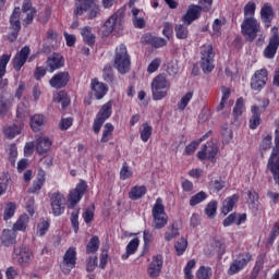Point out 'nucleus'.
I'll return each instance as SVG.
<instances>
[{"label": "nucleus", "instance_id": "nucleus-1", "mask_svg": "<svg viewBox=\"0 0 279 279\" xmlns=\"http://www.w3.org/2000/svg\"><path fill=\"white\" fill-rule=\"evenodd\" d=\"M87 12V19H97L101 12V8L95 0H77L75 3L74 16H82Z\"/></svg>", "mask_w": 279, "mask_h": 279}, {"label": "nucleus", "instance_id": "nucleus-2", "mask_svg": "<svg viewBox=\"0 0 279 279\" xmlns=\"http://www.w3.org/2000/svg\"><path fill=\"white\" fill-rule=\"evenodd\" d=\"M169 88H171V84L167 81V76L165 74L157 75L151 82L153 99L155 101L165 99L169 93Z\"/></svg>", "mask_w": 279, "mask_h": 279}, {"label": "nucleus", "instance_id": "nucleus-3", "mask_svg": "<svg viewBox=\"0 0 279 279\" xmlns=\"http://www.w3.org/2000/svg\"><path fill=\"white\" fill-rule=\"evenodd\" d=\"M113 66L117 69V71H119V73H121V75H125V73L130 71L131 61L125 45H120L118 48H116Z\"/></svg>", "mask_w": 279, "mask_h": 279}, {"label": "nucleus", "instance_id": "nucleus-4", "mask_svg": "<svg viewBox=\"0 0 279 279\" xmlns=\"http://www.w3.org/2000/svg\"><path fill=\"white\" fill-rule=\"evenodd\" d=\"M242 35L247 43H254L258 34H260V24L256 19L246 17L241 24Z\"/></svg>", "mask_w": 279, "mask_h": 279}, {"label": "nucleus", "instance_id": "nucleus-5", "mask_svg": "<svg viewBox=\"0 0 279 279\" xmlns=\"http://www.w3.org/2000/svg\"><path fill=\"white\" fill-rule=\"evenodd\" d=\"M123 21H125V10L120 9L105 22V35L108 36L114 31L121 32L123 29Z\"/></svg>", "mask_w": 279, "mask_h": 279}, {"label": "nucleus", "instance_id": "nucleus-6", "mask_svg": "<svg viewBox=\"0 0 279 279\" xmlns=\"http://www.w3.org/2000/svg\"><path fill=\"white\" fill-rule=\"evenodd\" d=\"M154 228L156 230H162L167 226L168 217L165 213V205H162V198H157L155 206L153 207Z\"/></svg>", "mask_w": 279, "mask_h": 279}, {"label": "nucleus", "instance_id": "nucleus-7", "mask_svg": "<svg viewBox=\"0 0 279 279\" xmlns=\"http://www.w3.org/2000/svg\"><path fill=\"white\" fill-rule=\"evenodd\" d=\"M201 68L204 73H211L215 69V52L213 51V46H204L201 52Z\"/></svg>", "mask_w": 279, "mask_h": 279}, {"label": "nucleus", "instance_id": "nucleus-8", "mask_svg": "<svg viewBox=\"0 0 279 279\" xmlns=\"http://www.w3.org/2000/svg\"><path fill=\"white\" fill-rule=\"evenodd\" d=\"M111 114L112 104L107 102L101 107L100 111L96 116V119L94 120L93 131L95 134H99V132H101V125H104V123L110 119Z\"/></svg>", "mask_w": 279, "mask_h": 279}, {"label": "nucleus", "instance_id": "nucleus-9", "mask_svg": "<svg viewBox=\"0 0 279 279\" xmlns=\"http://www.w3.org/2000/svg\"><path fill=\"white\" fill-rule=\"evenodd\" d=\"M88 185H86V181H81L74 190H72L69 194V206L68 208H75L77 204H80V201L82 197H84V194L86 193V189Z\"/></svg>", "mask_w": 279, "mask_h": 279}, {"label": "nucleus", "instance_id": "nucleus-10", "mask_svg": "<svg viewBox=\"0 0 279 279\" xmlns=\"http://www.w3.org/2000/svg\"><path fill=\"white\" fill-rule=\"evenodd\" d=\"M65 204L66 198H64V194L60 192L52 193L50 197V206L54 217H60V215L64 213Z\"/></svg>", "mask_w": 279, "mask_h": 279}, {"label": "nucleus", "instance_id": "nucleus-11", "mask_svg": "<svg viewBox=\"0 0 279 279\" xmlns=\"http://www.w3.org/2000/svg\"><path fill=\"white\" fill-rule=\"evenodd\" d=\"M13 260L21 267H29V263H32V251L25 246L14 248Z\"/></svg>", "mask_w": 279, "mask_h": 279}, {"label": "nucleus", "instance_id": "nucleus-12", "mask_svg": "<svg viewBox=\"0 0 279 279\" xmlns=\"http://www.w3.org/2000/svg\"><path fill=\"white\" fill-rule=\"evenodd\" d=\"M21 8H15L11 17V33L9 34V40L14 43L19 38V32H21Z\"/></svg>", "mask_w": 279, "mask_h": 279}, {"label": "nucleus", "instance_id": "nucleus-13", "mask_svg": "<svg viewBox=\"0 0 279 279\" xmlns=\"http://www.w3.org/2000/svg\"><path fill=\"white\" fill-rule=\"evenodd\" d=\"M278 47H279L278 29H272V35L269 38L267 47L264 49V57H266L268 60H272V58H276V53H278Z\"/></svg>", "mask_w": 279, "mask_h": 279}, {"label": "nucleus", "instance_id": "nucleus-14", "mask_svg": "<svg viewBox=\"0 0 279 279\" xmlns=\"http://www.w3.org/2000/svg\"><path fill=\"white\" fill-rule=\"evenodd\" d=\"M268 72L266 69L257 70L251 78V88L253 90H263L267 84Z\"/></svg>", "mask_w": 279, "mask_h": 279}, {"label": "nucleus", "instance_id": "nucleus-15", "mask_svg": "<svg viewBox=\"0 0 279 279\" xmlns=\"http://www.w3.org/2000/svg\"><path fill=\"white\" fill-rule=\"evenodd\" d=\"M77 252L75 251V247H70L64 256L63 262L61 264V269L63 274H70L71 269L75 267V262L77 260Z\"/></svg>", "mask_w": 279, "mask_h": 279}, {"label": "nucleus", "instance_id": "nucleus-16", "mask_svg": "<svg viewBox=\"0 0 279 279\" xmlns=\"http://www.w3.org/2000/svg\"><path fill=\"white\" fill-rule=\"evenodd\" d=\"M70 80L71 75L68 71L59 72L49 80V85L51 86V88L60 90V88H65Z\"/></svg>", "mask_w": 279, "mask_h": 279}, {"label": "nucleus", "instance_id": "nucleus-17", "mask_svg": "<svg viewBox=\"0 0 279 279\" xmlns=\"http://www.w3.org/2000/svg\"><path fill=\"white\" fill-rule=\"evenodd\" d=\"M250 260H252V255L250 253H244L240 255L238 259L231 263L228 270L229 276H234V274H239V271L247 266V263H250Z\"/></svg>", "mask_w": 279, "mask_h": 279}, {"label": "nucleus", "instance_id": "nucleus-18", "mask_svg": "<svg viewBox=\"0 0 279 279\" xmlns=\"http://www.w3.org/2000/svg\"><path fill=\"white\" fill-rule=\"evenodd\" d=\"M217 151H219L217 144L208 142L197 153V158H199V160H210V158H215L217 156Z\"/></svg>", "mask_w": 279, "mask_h": 279}, {"label": "nucleus", "instance_id": "nucleus-19", "mask_svg": "<svg viewBox=\"0 0 279 279\" xmlns=\"http://www.w3.org/2000/svg\"><path fill=\"white\" fill-rule=\"evenodd\" d=\"M29 51H31L29 46H25L13 58V69L17 73H19V71H21V69H23V66L27 62V58H29Z\"/></svg>", "mask_w": 279, "mask_h": 279}, {"label": "nucleus", "instance_id": "nucleus-20", "mask_svg": "<svg viewBox=\"0 0 279 279\" xmlns=\"http://www.w3.org/2000/svg\"><path fill=\"white\" fill-rule=\"evenodd\" d=\"M201 14H202V7L197 4H191L187 8L186 13L182 16V21L183 23H185V25L189 26L191 25V23H193V21H197Z\"/></svg>", "mask_w": 279, "mask_h": 279}, {"label": "nucleus", "instance_id": "nucleus-21", "mask_svg": "<svg viewBox=\"0 0 279 279\" xmlns=\"http://www.w3.org/2000/svg\"><path fill=\"white\" fill-rule=\"evenodd\" d=\"M162 255H156L153 257L147 269V274L150 278H158V276H160V271H162Z\"/></svg>", "mask_w": 279, "mask_h": 279}, {"label": "nucleus", "instance_id": "nucleus-22", "mask_svg": "<svg viewBox=\"0 0 279 279\" xmlns=\"http://www.w3.org/2000/svg\"><path fill=\"white\" fill-rule=\"evenodd\" d=\"M46 64L48 71L53 73V71H58V69H62V66H64V57L53 53L52 56L48 57Z\"/></svg>", "mask_w": 279, "mask_h": 279}, {"label": "nucleus", "instance_id": "nucleus-23", "mask_svg": "<svg viewBox=\"0 0 279 279\" xmlns=\"http://www.w3.org/2000/svg\"><path fill=\"white\" fill-rule=\"evenodd\" d=\"M1 245L4 247H10L11 245H16V233L14 229H4L0 236Z\"/></svg>", "mask_w": 279, "mask_h": 279}, {"label": "nucleus", "instance_id": "nucleus-24", "mask_svg": "<svg viewBox=\"0 0 279 279\" xmlns=\"http://www.w3.org/2000/svg\"><path fill=\"white\" fill-rule=\"evenodd\" d=\"M143 43H146V45H151V47H155L156 49H160V47H167V40L165 38L155 37L151 34H145L142 37Z\"/></svg>", "mask_w": 279, "mask_h": 279}, {"label": "nucleus", "instance_id": "nucleus-25", "mask_svg": "<svg viewBox=\"0 0 279 279\" xmlns=\"http://www.w3.org/2000/svg\"><path fill=\"white\" fill-rule=\"evenodd\" d=\"M92 89L95 93L96 99H104L106 93H108V87L104 83H99L97 78L92 80Z\"/></svg>", "mask_w": 279, "mask_h": 279}, {"label": "nucleus", "instance_id": "nucleus-26", "mask_svg": "<svg viewBox=\"0 0 279 279\" xmlns=\"http://www.w3.org/2000/svg\"><path fill=\"white\" fill-rule=\"evenodd\" d=\"M132 22L134 27L138 29H143L145 27V17H143V11L140 9L133 8L131 9Z\"/></svg>", "mask_w": 279, "mask_h": 279}, {"label": "nucleus", "instance_id": "nucleus-27", "mask_svg": "<svg viewBox=\"0 0 279 279\" xmlns=\"http://www.w3.org/2000/svg\"><path fill=\"white\" fill-rule=\"evenodd\" d=\"M252 117L250 119L251 130H256L260 125V107L252 106L251 107Z\"/></svg>", "mask_w": 279, "mask_h": 279}, {"label": "nucleus", "instance_id": "nucleus-28", "mask_svg": "<svg viewBox=\"0 0 279 279\" xmlns=\"http://www.w3.org/2000/svg\"><path fill=\"white\" fill-rule=\"evenodd\" d=\"M36 149L40 156H43V154H47V151L51 149V141L49 137H39L37 140Z\"/></svg>", "mask_w": 279, "mask_h": 279}, {"label": "nucleus", "instance_id": "nucleus-29", "mask_svg": "<svg viewBox=\"0 0 279 279\" xmlns=\"http://www.w3.org/2000/svg\"><path fill=\"white\" fill-rule=\"evenodd\" d=\"M81 34L83 36V40L85 45L93 47L95 45V34H93V28L90 26H85L81 28Z\"/></svg>", "mask_w": 279, "mask_h": 279}, {"label": "nucleus", "instance_id": "nucleus-30", "mask_svg": "<svg viewBox=\"0 0 279 279\" xmlns=\"http://www.w3.org/2000/svg\"><path fill=\"white\" fill-rule=\"evenodd\" d=\"M17 122L23 123L29 117V105L20 102L16 111Z\"/></svg>", "mask_w": 279, "mask_h": 279}, {"label": "nucleus", "instance_id": "nucleus-31", "mask_svg": "<svg viewBox=\"0 0 279 279\" xmlns=\"http://www.w3.org/2000/svg\"><path fill=\"white\" fill-rule=\"evenodd\" d=\"M29 223V216H27V214H23L22 216H20V218L17 219V221L13 225V229L14 232H25V230H27V225Z\"/></svg>", "mask_w": 279, "mask_h": 279}, {"label": "nucleus", "instance_id": "nucleus-32", "mask_svg": "<svg viewBox=\"0 0 279 279\" xmlns=\"http://www.w3.org/2000/svg\"><path fill=\"white\" fill-rule=\"evenodd\" d=\"M236 202H239V196L232 195L231 197H228L222 203V215H228V213H232V209L236 205Z\"/></svg>", "mask_w": 279, "mask_h": 279}, {"label": "nucleus", "instance_id": "nucleus-33", "mask_svg": "<svg viewBox=\"0 0 279 279\" xmlns=\"http://www.w3.org/2000/svg\"><path fill=\"white\" fill-rule=\"evenodd\" d=\"M145 193H147V187L145 185H141V186L135 185L131 189L129 193V197L133 202H136V199H141V197H143Z\"/></svg>", "mask_w": 279, "mask_h": 279}, {"label": "nucleus", "instance_id": "nucleus-34", "mask_svg": "<svg viewBox=\"0 0 279 279\" xmlns=\"http://www.w3.org/2000/svg\"><path fill=\"white\" fill-rule=\"evenodd\" d=\"M43 125H45V116L37 113L31 118V128L33 132H40Z\"/></svg>", "mask_w": 279, "mask_h": 279}, {"label": "nucleus", "instance_id": "nucleus-35", "mask_svg": "<svg viewBox=\"0 0 279 279\" xmlns=\"http://www.w3.org/2000/svg\"><path fill=\"white\" fill-rule=\"evenodd\" d=\"M140 240L138 238H134L133 240H131L126 246V254L122 255L123 260H128V258L130 256H132V254H136V251L138 250V245H140Z\"/></svg>", "mask_w": 279, "mask_h": 279}, {"label": "nucleus", "instance_id": "nucleus-36", "mask_svg": "<svg viewBox=\"0 0 279 279\" xmlns=\"http://www.w3.org/2000/svg\"><path fill=\"white\" fill-rule=\"evenodd\" d=\"M22 130H23V122L16 121L13 125L7 128L4 133L9 138H14V136H17V134H21Z\"/></svg>", "mask_w": 279, "mask_h": 279}, {"label": "nucleus", "instance_id": "nucleus-37", "mask_svg": "<svg viewBox=\"0 0 279 279\" xmlns=\"http://www.w3.org/2000/svg\"><path fill=\"white\" fill-rule=\"evenodd\" d=\"M272 14L274 10L269 4L264 5L260 10L262 21L267 24V27H269V24L271 23Z\"/></svg>", "mask_w": 279, "mask_h": 279}, {"label": "nucleus", "instance_id": "nucleus-38", "mask_svg": "<svg viewBox=\"0 0 279 279\" xmlns=\"http://www.w3.org/2000/svg\"><path fill=\"white\" fill-rule=\"evenodd\" d=\"M208 134L209 133H206L205 135H203L198 142H192L191 144H189L186 147H185V154L187 156H193V154H195V151L197 150V147H199V144L202 143V141H206V138H208Z\"/></svg>", "mask_w": 279, "mask_h": 279}, {"label": "nucleus", "instance_id": "nucleus-39", "mask_svg": "<svg viewBox=\"0 0 279 279\" xmlns=\"http://www.w3.org/2000/svg\"><path fill=\"white\" fill-rule=\"evenodd\" d=\"M54 101L61 104L63 109L69 108V106L71 105V98H69V95L64 90H61L57 94V96L54 97Z\"/></svg>", "mask_w": 279, "mask_h": 279}, {"label": "nucleus", "instance_id": "nucleus-40", "mask_svg": "<svg viewBox=\"0 0 279 279\" xmlns=\"http://www.w3.org/2000/svg\"><path fill=\"white\" fill-rule=\"evenodd\" d=\"M99 250V236L94 235L86 246V254H95Z\"/></svg>", "mask_w": 279, "mask_h": 279}, {"label": "nucleus", "instance_id": "nucleus-41", "mask_svg": "<svg viewBox=\"0 0 279 279\" xmlns=\"http://www.w3.org/2000/svg\"><path fill=\"white\" fill-rule=\"evenodd\" d=\"M175 36L179 40H185L189 38V28L183 24H179L174 27Z\"/></svg>", "mask_w": 279, "mask_h": 279}, {"label": "nucleus", "instance_id": "nucleus-42", "mask_svg": "<svg viewBox=\"0 0 279 279\" xmlns=\"http://www.w3.org/2000/svg\"><path fill=\"white\" fill-rule=\"evenodd\" d=\"M113 132H114V126L111 123H106L102 131V137L100 140L101 143H108Z\"/></svg>", "mask_w": 279, "mask_h": 279}, {"label": "nucleus", "instance_id": "nucleus-43", "mask_svg": "<svg viewBox=\"0 0 279 279\" xmlns=\"http://www.w3.org/2000/svg\"><path fill=\"white\" fill-rule=\"evenodd\" d=\"M14 213H16V204L12 203V202L8 203L5 205V209H4V214H3L4 221L12 219V217H14Z\"/></svg>", "mask_w": 279, "mask_h": 279}, {"label": "nucleus", "instance_id": "nucleus-44", "mask_svg": "<svg viewBox=\"0 0 279 279\" xmlns=\"http://www.w3.org/2000/svg\"><path fill=\"white\" fill-rule=\"evenodd\" d=\"M211 276H213V269L206 266H202L196 272L197 279H210Z\"/></svg>", "mask_w": 279, "mask_h": 279}, {"label": "nucleus", "instance_id": "nucleus-45", "mask_svg": "<svg viewBox=\"0 0 279 279\" xmlns=\"http://www.w3.org/2000/svg\"><path fill=\"white\" fill-rule=\"evenodd\" d=\"M254 14H256V3L250 1L244 7V19H255Z\"/></svg>", "mask_w": 279, "mask_h": 279}, {"label": "nucleus", "instance_id": "nucleus-46", "mask_svg": "<svg viewBox=\"0 0 279 279\" xmlns=\"http://www.w3.org/2000/svg\"><path fill=\"white\" fill-rule=\"evenodd\" d=\"M205 215H207L209 219L215 218V215H217V201H211L207 204Z\"/></svg>", "mask_w": 279, "mask_h": 279}, {"label": "nucleus", "instance_id": "nucleus-47", "mask_svg": "<svg viewBox=\"0 0 279 279\" xmlns=\"http://www.w3.org/2000/svg\"><path fill=\"white\" fill-rule=\"evenodd\" d=\"M102 77L108 84L114 82V73L112 72V65H106L102 70Z\"/></svg>", "mask_w": 279, "mask_h": 279}, {"label": "nucleus", "instance_id": "nucleus-48", "mask_svg": "<svg viewBox=\"0 0 279 279\" xmlns=\"http://www.w3.org/2000/svg\"><path fill=\"white\" fill-rule=\"evenodd\" d=\"M207 197L208 194H206V192H198L196 195L191 197L190 206H197V204H202V202H204Z\"/></svg>", "mask_w": 279, "mask_h": 279}, {"label": "nucleus", "instance_id": "nucleus-49", "mask_svg": "<svg viewBox=\"0 0 279 279\" xmlns=\"http://www.w3.org/2000/svg\"><path fill=\"white\" fill-rule=\"evenodd\" d=\"M151 132H153V128L149 126V124L144 123L143 130L141 131V140L143 141V143H147V141L151 138Z\"/></svg>", "mask_w": 279, "mask_h": 279}, {"label": "nucleus", "instance_id": "nucleus-50", "mask_svg": "<svg viewBox=\"0 0 279 279\" xmlns=\"http://www.w3.org/2000/svg\"><path fill=\"white\" fill-rule=\"evenodd\" d=\"M244 108H245V102H244L243 98H238L235 106L233 108V114L236 119H239V117H241V114H243Z\"/></svg>", "mask_w": 279, "mask_h": 279}, {"label": "nucleus", "instance_id": "nucleus-51", "mask_svg": "<svg viewBox=\"0 0 279 279\" xmlns=\"http://www.w3.org/2000/svg\"><path fill=\"white\" fill-rule=\"evenodd\" d=\"M191 99H193V92L186 93V95H184L181 98V100L178 104L179 110H185L186 106H189V101H191Z\"/></svg>", "mask_w": 279, "mask_h": 279}, {"label": "nucleus", "instance_id": "nucleus-52", "mask_svg": "<svg viewBox=\"0 0 279 279\" xmlns=\"http://www.w3.org/2000/svg\"><path fill=\"white\" fill-rule=\"evenodd\" d=\"M186 245H187V242L186 240H184V238H181V240L174 244V250L178 256H182V254L186 252Z\"/></svg>", "mask_w": 279, "mask_h": 279}, {"label": "nucleus", "instance_id": "nucleus-53", "mask_svg": "<svg viewBox=\"0 0 279 279\" xmlns=\"http://www.w3.org/2000/svg\"><path fill=\"white\" fill-rule=\"evenodd\" d=\"M175 236H180V232L178 231V229H175V226L172 225L166 231L165 239H166V241H173V239H175Z\"/></svg>", "mask_w": 279, "mask_h": 279}, {"label": "nucleus", "instance_id": "nucleus-54", "mask_svg": "<svg viewBox=\"0 0 279 279\" xmlns=\"http://www.w3.org/2000/svg\"><path fill=\"white\" fill-rule=\"evenodd\" d=\"M8 62H10V56L2 54L0 58V80L5 75V68L8 66Z\"/></svg>", "mask_w": 279, "mask_h": 279}, {"label": "nucleus", "instance_id": "nucleus-55", "mask_svg": "<svg viewBox=\"0 0 279 279\" xmlns=\"http://www.w3.org/2000/svg\"><path fill=\"white\" fill-rule=\"evenodd\" d=\"M132 175H133L132 170L130 169L128 163L124 162L122 168H121V171H120V178L122 180H130V178H132Z\"/></svg>", "mask_w": 279, "mask_h": 279}, {"label": "nucleus", "instance_id": "nucleus-56", "mask_svg": "<svg viewBox=\"0 0 279 279\" xmlns=\"http://www.w3.org/2000/svg\"><path fill=\"white\" fill-rule=\"evenodd\" d=\"M226 186V183L219 179V180H215V181H210L209 183V189L210 191H216L217 193H219V191H221V189H223Z\"/></svg>", "mask_w": 279, "mask_h": 279}, {"label": "nucleus", "instance_id": "nucleus-57", "mask_svg": "<svg viewBox=\"0 0 279 279\" xmlns=\"http://www.w3.org/2000/svg\"><path fill=\"white\" fill-rule=\"evenodd\" d=\"M9 160L11 165H16V156H19V150L16 149L15 144H11L9 148Z\"/></svg>", "mask_w": 279, "mask_h": 279}, {"label": "nucleus", "instance_id": "nucleus-58", "mask_svg": "<svg viewBox=\"0 0 279 279\" xmlns=\"http://www.w3.org/2000/svg\"><path fill=\"white\" fill-rule=\"evenodd\" d=\"M47 230H49V222L48 221H41L37 226V234L38 236H45L47 234Z\"/></svg>", "mask_w": 279, "mask_h": 279}, {"label": "nucleus", "instance_id": "nucleus-59", "mask_svg": "<svg viewBox=\"0 0 279 279\" xmlns=\"http://www.w3.org/2000/svg\"><path fill=\"white\" fill-rule=\"evenodd\" d=\"M278 234H279V220L275 223V226L270 232V235L268 238L269 245L274 244V241H276V238L278 236Z\"/></svg>", "mask_w": 279, "mask_h": 279}, {"label": "nucleus", "instance_id": "nucleus-60", "mask_svg": "<svg viewBox=\"0 0 279 279\" xmlns=\"http://www.w3.org/2000/svg\"><path fill=\"white\" fill-rule=\"evenodd\" d=\"M195 264H196L195 259L187 262L184 268V274L186 279H193V272L191 271V269L195 267Z\"/></svg>", "mask_w": 279, "mask_h": 279}, {"label": "nucleus", "instance_id": "nucleus-61", "mask_svg": "<svg viewBox=\"0 0 279 279\" xmlns=\"http://www.w3.org/2000/svg\"><path fill=\"white\" fill-rule=\"evenodd\" d=\"M22 16H25L24 17V23L26 25H32V22L34 21V17L36 16V10L26 11L25 13H22Z\"/></svg>", "mask_w": 279, "mask_h": 279}, {"label": "nucleus", "instance_id": "nucleus-62", "mask_svg": "<svg viewBox=\"0 0 279 279\" xmlns=\"http://www.w3.org/2000/svg\"><path fill=\"white\" fill-rule=\"evenodd\" d=\"M77 219H80V213L73 211L71 215V223L74 228V232H77V230H80V221Z\"/></svg>", "mask_w": 279, "mask_h": 279}, {"label": "nucleus", "instance_id": "nucleus-63", "mask_svg": "<svg viewBox=\"0 0 279 279\" xmlns=\"http://www.w3.org/2000/svg\"><path fill=\"white\" fill-rule=\"evenodd\" d=\"M160 58H156L155 60H153L147 68L148 73H156V71H158L160 66Z\"/></svg>", "mask_w": 279, "mask_h": 279}, {"label": "nucleus", "instance_id": "nucleus-64", "mask_svg": "<svg viewBox=\"0 0 279 279\" xmlns=\"http://www.w3.org/2000/svg\"><path fill=\"white\" fill-rule=\"evenodd\" d=\"M43 184L45 183L37 179V181H34L32 187L28 189V193H38L43 189Z\"/></svg>", "mask_w": 279, "mask_h": 279}]
</instances>
